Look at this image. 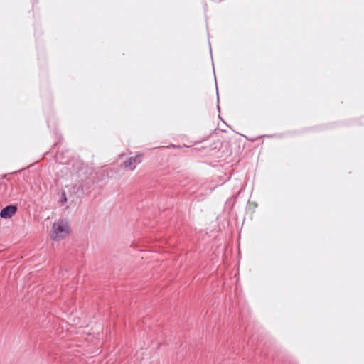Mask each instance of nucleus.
<instances>
[{"label":"nucleus","instance_id":"39448f33","mask_svg":"<svg viewBox=\"0 0 364 364\" xmlns=\"http://www.w3.org/2000/svg\"><path fill=\"white\" fill-rule=\"evenodd\" d=\"M142 155L141 154H137L135 156H133L132 158L135 159L136 161H135V164L134 165H137V164H139L141 163V158Z\"/></svg>","mask_w":364,"mask_h":364},{"label":"nucleus","instance_id":"0eeeda50","mask_svg":"<svg viewBox=\"0 0 364 364\" xmlns=\"http://www.w3.org/2000/svg\"><path fill=\"white\" fill-rule=\"evenodd\" d=\"M171 146H172V147H176V145H174V144H171Z\"/></svg>","mask_w":364,"mask_h":364},{"label":"nucleus","instance_id":"7ed1b4c3","mask_svg":"<svg viewBox=\"0 0 364 364\" xmlns=\"http://www.w3.org/2000/svg\"><path fill=\"white\" fill-rule=\"evenodd\" d=\"M135 161L136 159L132 157L129 158L127 160L124 161V167L131 171L134 170L136 168V165H134Z\"/></svg>","mask_w":364,"mask_h":364},{"label":"nucleus","instance_id":"20e7f679","mask_svg":"<svg viewBox=\"0 0 364 364\" xmlns=\"http://www.w3.org/2000/svg\"><path fill=\"white\" fill-rule=\"evenodd\" d=\"M142 155L141 154H137L135 156H133L132 158L135 159L136 161H135V164L134 165H137V164H139L141 163V158Z\"/></svg>","mask_w":364,"mask_h":364},{"label":"nucleus","instance_id":"423d86ee","mask_svg":"<svg viewBox=\"0 0 364 364\" xmlns=\"http://www.w3.org/2000/svg\"><path fill=\"white\" fill-rule=\"evenodd\" d=\"M60 202L62 203V204L65 203L67 202V197H66V193L65 191H63L61 193V195H60Z\"/></svg>","mask_w":364,"mask_h":364},{"label":"nucleus","instance_id":"f257e3e1","mask_svg":"<svg viewBox=\"0 0 364 364\" xmlns=\"http://www.w3.org/2000/svg\"><path fill=\"white\" fill-rule=\"evenodd\" d=\"M70 232V228L63 220H58L53 223L52 227L51 237L54 240H60L65 238Z\"/></svg>","mask_w":364,"mask_h":364},{"label":"nucleus","instance_id":"f03ea898","mask_svg":"<svg viewBox=\"0 0 364 364\" xmlns=\"http://www.w3.org/2000/svg\"><path fill=\"white\" fill-rule=\"evenodd\" d=\"M17 211V207L14 205H9L4 207L0 212L1 218L7 219L11 218Z\"/></svg>","mask_w":364,"mask_h":364}]
</instances>
